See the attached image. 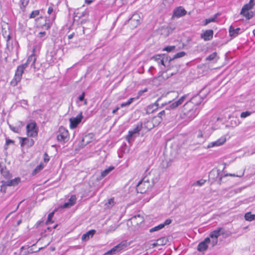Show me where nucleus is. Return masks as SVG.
<instances>
[{"mask_svg":"<svg viewBox=\"0 0 255 255\" xmlns=\"http://www.w3.org/2000/svg\"><path fill=\"white\" fill-rule=\"evenodd\" d=\"M114 198H111L108 200V203H106V205L108 206V207L111 208L114 205Z\"/></svg>","mask_w":255,"mask_h":255,"instance_id":"58836bf2","label":"nucleus"},{"mask_svg":"<svg viewBox=\"0 0 255 255\" xmlns=\"http://www.w3.org/2000/svg\"><path fill=\"white\" fill-rule=\"evenodd\" d=\"M186 97H187V95H185L182 96L177 101H175L178 107L180 105H181L183 103V102L184 101V100H185Z\"/></svg>","mask_w":255,"mask_h":255,"instance_id":"473e14b6","label":"nucleus"},{"mask_svg":"<svg viewBox=\"0 0 255 255\" xmlns=\"http://www.w3.org/2000/svg\"><path fill=\"white\" fill-rule=\"evenodd\" d=\"M223 176H221L219 178V180L218 182V183L219 184V185H221L222 184V178H223Z\"/></svg>","mask_w":255,"mask_h":255,"instance_id":"69168bd1","label":"nucleus"},{"mask_svg":"<svg viewBox=\"0 0 255 255\" xmlns=\"http://www.w3.org/2000/svg\"><path fill=\"white\" fill-rule=\"evenodd\" d=\"M142 126V123L138 124L132 130L128 131V134L126 136V139L128 142H130L133 140L132 139V136L141 129Z\"/></svg>","mask_w":255,"mask_h":255,"instance_id":"1a4fd4ad","label":"nucleus"},{"mask_svg":"<svg viewBox=\"0 0 255 255\" xmlns=\"http://www.w3.org/2000/svg\"><path fill=\"white\" fill-rule=\"evenodd\" d=\"M171 222H172V220L171 219H168L166 220L163 224H161L164 225V227L165 226L168 225L170 224H171Z\"/></svg>","mask_w":255,"mask_h":255,"instance_id":"603ef678","label":"nucleus"},{"mask_svg":"<svg viewBox=\"0 0 255 255\" xmlns=\"http://www.w3.org/2000/svg\"><path fill=\"white\" fill-rule=\"evenodd\" d=\"M151 246H152V248H154V247H155L159 245H158V243L156 242V243H154L152 244H151Z\"/></svg>","mask_w":255,"mask_h":255,"instance_id":"0e129e2a","label":"nucleus"},{"mask_svg":"<svg viewBox=\"0 0 255 255\" xmlns=\"http://www.w3.org/2000/svg\"><path fill=\"white\" fill-rule=\"evenodd\" d=\"M206 180L200 179V180L197 181L195 183H194L193 185H196L201 186H202L203 185H204L205 184V183L206 182Z\"/></svg>","mask_w":255,"mask_h":255,"instance_id":"4c0bfd02","label":"nucleus"},{"mask_svg":"<svg viewBox=\"0 0 255 255\" xmlns=\"http://www.w3.org/2000/svg\"><path fill=\"white\" fill-rule=\"evenodd\" d=\"M14 143V141L12 140H11V139H6V143H5V149H6L7 148V146L10 144V143Z\"/></svg>","mask_w":255,"mask_h":255,"instance_id":"3c124183","label":"nucleus"},{"mask_svg":"<svg viewBox=\"0 0 255 255\" xmlns=\"http://www.w3.org/2000/svg\"><path fill=\"white\" fill-rule=\"evenodd\" d=\"M211 240L210 238H206L204 240L200 243L197 247V250L199 252H203L208 249V244L210 243Z\"/></svg>","mask_w":255,"mask_h":255,"instance_id":"ddd939ff","label":"nucleus"},{"mask_svg":"<svg viewBox=\"0 0 255 255\" xmlns=\"http://www.w3.org/2000/svg\"><path fill=\"white\" fill-rule=\"evenodd\" d=\"M130 221L131 223L134 224L135 225H139L144 221V219L143 217L140 215H137L131 217Z\"/></svg>","mask_w":255,"mask_h":255,"instance_id":"a211bd4d","label":"nucleus"},{"mask_svg":"<svg viewBox=\"0 0 255 255\" xmlns=\"http://www.w3.org/2000/svg\"><path fill=\"white\" fill-rule=\"evenodd\" d=\"M186 53L184 51H181L178 52L175 54L172 58L169 57V64H170V66L171 65V62L174 60L175 59L182 57L185 55Z\"/></svg>","mask_w":255,"mask_h":255,"instance_id":"b1692460","label":"nucleus"},{"mask_svg":"<svg viewBox=\"0 0 255 255\" xmlns=\"http://www.w3.org/2000/svg\"><path fill=\"white\" fill-rule=\"evenodd\" d=\"M220 173L219 170L213 169L209 174V180H212V182L214 181L219 176Z\"/></svg>","mask_w":255,"mask_h":255,"instance_id":"4be33fe9","label":"nucleus"},{"mask_svg":"<svg viewBox=\"0 0 255 255\" xmlns=\"http://www.w3.org/2000/svg\"><path fill=\"white\" fill-rule=\"evenodd\" d=\"M116 228H117V227H115V226L111 227V229L107 231L106 234H108L110 232H112L113 231H114L116 230Z\"/></svg>","mask_w":255,"mask_h":255,"instance_id":"13d9d810","label":"nucleus"},{"mask_svg":"<svg viewBox=\"0 0 255 255\" xmlns=\"http://www.w3.org/2000/svg\"><path fill=\"white\" fill-rule=\"evenodd\" d=\"M134 98H131L129 99L128 100V101L127 102V103H128V105H130V104L133 102V100H134Z\"/></svg>","mask_w":255,"mask_h":255,"instance_id":"bf43d9fd","label":"nucleus"},{"mask_svg":"<svg viewBox=\"0 0 255 255\" xmlns=\"http://www.w3.org/2000/svg\"><path fill=\"white\" fill-rule=\"evenodd\" d=\"M96 231L94 230H90L87 232L86 233L83 234L82 236V240L83 241H87L89 240L90 238H92L95 234Z\"/></svg>","mask_w":255,"mask_h":255,"instance_id":"5701e85b","label":"nucleus"},{"mask_svg":"<svg viewBox=\"0 0 255 255\" xmlns=\"http://www.w3.org/2000/svg\"><path fill=\"white\" fill-rule=\"evenodd\" d=\"M244 172H245V170H244L243 172H242L241 174H240L239 175H235L234 174H226L224 175V177H226L227 176H233V177L237 176V177H241L244 175Z\"/></svg>","mask_w":255,"mask_h":255,"instance_id":"a18cd8bd","label":"nucleus"},{"mask_svg":"<svg viewBox=\"0 0 255 255\" xmlns=\"http://www.w3.org/2000/svg\"><path fill=\"white\" fill-rule=\"evenodd\" d=\"M39 14V11L38 10H33L31 13L29 17L30 18H33L35 17L36 16H37Z\"/></svg>","mask_w":255,"mask_h":255,"instance_id":"a19ab883","label":"nucleus"},{"mask_svg":"<svg viewBox=\"0 0 255 255\" xmlns=\"http://www.w3.org/2000/svg\"><path fill=\"white\" fill-rule=\"evenodd\" d=\"M199 112L198 108L193 106L191 103L186 102L184 105L183 114L180 115V117L182 119L190 122L198 115Z\"/></svg>","mask_w":255,"mask_h":255,"instance_id":"f03ea898","label":"nucleus"},{"mask_svg":"<svg viewBox=\"0 0 255 255\" xmlns=\"http://www.w3.org/2000/svg\"><path fill=\"white\" fill-rule=\"evenodd\" d=\"M160 98L158 100L153 104L150 105L147 107V113H150L153 112L155 110H157L159 107L158 102Z\"/></svg>","mask_w":255,"mask_h":255,"instance_id":"aec40b11","label":"nucleus"},{"mask_svg":"<svg viewBox=\"0 0 255 255\" xmlns=\"http://www.w3.org/2000/svg\"><path fill=\"white\" fill-rule=\"evenodd\" d=\"M169 57L164 54L156 55L151 57V59L155 61L159 66L162 65L164 67L166 66L165 62H169Z\"/></svg>","mask_w":255,"mask_h":255,"instance_id":"423d86ee","label":"nucleus"},{"mask_svg":"<svg viewBox=\"0 0 255 255\" xmlns=\"http://www.w3.org/2000/svg\"><path fill=\"white\" fill-rule=\"evenodd\" d=\"M224 229L223 228H218L215 230L211 232L210 237L211 238H217L221 235V234H224Z\"/></svg>","mask_w":255,"mask_h":255,"instance_id":"f3484780","label":"nucleus"},{"mask_svg":"<svg viewBox=\"0 0 255 255\" xmlns=\"http://www.w3.org/2000/svg\"><path fill=\"white\" fill-rule=\"evenodd\" d=\"M6 183L5 184H3L1 186V188H0V191L3 192V193H4L5 192V190H6Z\"/></svg>","mask_w":255,"mask_h":255,"instance_id":"5fc2aeb1","label":"nucleus"},{"mask_svg":"<svg viewBox=\"0 0 255 255\" xmlns=\"http://www.w3.org/2000/svg\"><path fill=\"white\" fill-rule=\"evenodd\" d=\"M216 56H217V53L213 52V53H212L211 54L209 55L208 57H207L206 59V60L212 61L215 58Z\"/></svg>","mask_w":255,"mask_h":255,"instance_id":"c9c22d12","label":"nucleus"},{"mask_svg":"<svg viewBox=\"0 0 255 255\" xmlns=\"http://www.w3.org/2000/svg\"><path fill=\"white\" fill-rule=\"evenodd\" d=\"M223 176H221L219 178V180L218 182V183L219 184V185H221L222 184V178H223Z\"/></svg>","mask_w":255,"mask_h":255,"instance_id":"338daca9","label":"nucleus"},{"mask_svg":"<svg viewBox=\"0 0 255 255\" xmlns=\"http://www.w3.org/2000/svg\"><path fill=\"white\" fill-rule=\"evenodd\" d=\"M77 200V198L75 195H73L70 196V198L68 199L67 202L65 203V209L69 208L71 206H73Z\"/></svg>","mask_w":255,"mask_h":255,"instance_id":"6ab92c4d","label":"nucleus"},{"mask_svg":"<svg viewBox=\"0 0 255 255\" xmlns=\"http://www.w3.org/2000/svg\"><path fill=\"white\" fill-rule=\"evenodd\" d=\"M27 134L28 136L35 137L38 134V128L35 122L29 123L26 126Z\"/></svg>","mask_w":255,"mask_h":255,"instance_id":"0eeeda50","label":"nucleus"},{"mask_svg":"<svg viewBox=\"0 0 255 255\" xmlns=\"http://www.w3.org/2000/svg\"><path fill=\"white\" fill-rule=\"evenodd\" d=\"M154 185L152 180L150 181L148 177H143L136 185L137 192L143 194L147 191H150Z\"/></svg>","mask_w":255,"mask_h":255,"instance_id":"7ed1b4c3","label":"nucleus"},{"mask_svg":"<svg viewBox=\"0 0 255 255\" xmlns=\"http://www.w3.org/2000/svg\"><path fill=\"white\" fill-rule=\"evenodd\" d=\"M85 94L84 92H83L82 94L79 96L78 99L80 101H84V104L87 105V101L86 100L84 99Z\"/></svg>","mask_w":255,"mask_h":255,"instance_id":"37998d69","label":"nucleus"},{"mask_svg":"<svg viewBox=\"0 0 255 255\" xmlns=\"http://www.w3.org/2000/svg\"><path fill=\"white\" fill-rule=\"evenodd\" d=\"M83 118L82 113L81 112L76 117L70 119V126L71 128H76L78 125L80 124Z\"/></svg>","mask_w":255,"mask_h":255,"instance_id":"9d476101","label":"nucleus"},{"mask_svg":"<svg viewBox=\"0 0 255 255\" xmlns=\"http://www.w3.org/2000/svg\"><path fill=\"white\" fill-rule=\"evenodd\" d=\"M175 46H168L166 47H165L163 50V51H166L167 52H171L173 50H175Z\"/></svg>","mask_w":255,"mask_h":255,"instance_id":"79ce46f5","label":"nucleus"},{"mask_svg":"<svg viewBox=\"0 0 255 255\" xmlns=\"http://www.w3.org/2000/svg\"><path fill=\"white\" fill-rule=\"evenodd\" d=\"M187 13L186 10L182 6L176 8L173 11V16L176 17H180L185 15Z\"/></svg>","mask_w":255,"mask_h":255,"instance_id":"2eb2a0df","label":"nucleus"},{"mask_svg":"<svg viewBox=\"0 0 255 255\" xmlns=\"http://www.w3.org/2000/svg\"><path fill=\"white\" fill-rule=\"evenodd\" d=\"M241 28L238 27L235 28L232 25H231L229 28V33L231 37H235L238 35L240 33Z\"/></svg>","mask_w":255,"mask_h":255,"instance_id":"412c9836","label":"nucleus"},{"mask_svg":"<svg viewBox=\"0 0 255 255\" xmlns=\"http://www.w3.org/2000/svg\"><path fill=\"white\" fill-rule=\"evenodd\" d=\"M63 129L62 128H59V130L58 131L59 134H57V140L58 141H60L61 142L63 141V140L64 139V135L63 134V132H62V130Z\"/></svg>","mask_w":255,"mask_h":255,"instance_id":"c756f323","label":"nucleus"},{"mask_svg":"<svg viewBox=\"0 0 255 255\" xmlns=\"http://www.w3.org/2000/svg\"><path fill=\"white\" fill-rule=\"evenodd\" d=\"M251 115V112L246 111L244 112H242L241 114V117L242 118H245Z\"/></svg>","mask_w":255,"mask_h":255,"instance_id":"c03bdc74","label":"nucleus"},{"mask_svg":"<svg viewBox=\"0 0 255 255\" xmlns=\"http://www.w3.org/2000/svg\"><path fill=\"white\" fill-rule=\"evenodd\" d=\"M119 109H120L119 107H117L116 109H115L114 110H113L112 113L113 114L116 113L119 110Z\"/></svg>","mask_w":255,"mask_h":255,"instance_id":"e2e57ef3","label":"nucleus"},{"mask_svg":"<svg viewBox=\"0 0 255 255\" xmlns=\"http://www.w3.org/2000/svg\"><path fill=\"white\" fill-rule=\"evenodd\" d=\"M55 210H54L53 212H52L51 213L49 214V215L48 216L47 220L46 222V224L48 225L49 224L53 223V221H52V218L53 217V215L54 214V212H55Z\"/></svg>","mask_w":255,"mask_h":255,"instance_id":"7c9ffc66","label":"nucleus"},{"mask_svg":"<svg viewBox=\"0 0 255 255\" xmlns=\"http://www.w3.org/2000/svg\"><path fill=\"white\" fill-rule=\"evenodd\" d=\"M9 128H10L11 130H12L13 131H14L15 132H17V133L19 131V128H18L12 127L11 125L9 126Z\"/></svg>","mask_w":255,"mask_h":255,"instance_id":"8fccbe9b","label":"nucleus"},{"mask_svg":"<svg viewBox=\"0 0 255 255\" xmlns=\"http://www.w3.org/2000/svg\"><path fill=\"white\" fill-rule=\"evenodd\" d=\"M20 181L19 178H15L14 179L7 181L6 183L7 186H14L17 185Z\"/></svg>","mask_w":255,"mask_h":255,"instance_id":"393cba45","label":"nucleus"},{"mask_svg":"<svg viewBox=\"0 0 255 255\" xmlns=\"http://www.w3.org/2000/svg\"><path fill=\"white\" fill-rule=\"evenodd\" d=\"M45 35H46L45 32H44V31L40 32L38 34L37 37H39V38H42V37H44Z\"/></svg>","mask_w":255,"mask_h":255,"instance_id":"6e6d98bb","label":"nucleus"},{"mask_svg":"<svg viewBox=\"0 0 255 255\" xmlns=\"http://www.w3.org/2000/svg\"><path fill=\"white\" fill-rule=\"evenodd\" d=\"M53 7L52 6H50L49 7L48 9V10H47V13L48 14H51L53 13Z\"/></svg>","mask_w":255,"mask_h":255,"instance_id":"4d7b16f0","label":"nucleus"},{"mask_svg":"<svg viewBox=\"0 0 255 255\" xmlns=\"http://www.w3.org/2000/svg\"><path fill=\"white\" fill-rule=\"evenodd\" d=\"M253 0H250L248 3L242 7L240 14L244 15L247 19H250L255 15V6L252 3Z\"/></svg>","mask_w":255,"mask_h":255,"instance_id":"20e7f679","label":"nucleus"},{"mask_svg":"<svg viewBox=\"0 0 255 255\" xmlns=\"http://www.w3.org/2000/svg\"><path fill=\"white\" fill-rule=\"evenodd\" d=\"M245 218L246 221H252L255 219V215L252 214L251 212H248L245 214Z\"/></svg>","mask_w":255,"mask_h":255,"instance_id":"bb28decb","label":"nucleus"},{"mask_svg":"<svg viewBox=\"0 0 255 255\" xmlns=\"http://www.w3.org/2000/svg\"><path fill=\"white\" fill-rule=\"evenodd\" d=\"M178 69H179V67H176V72H172V73H170V74H169L170 76H171L173 75L174 74H175L176 73V72L178 70Z\"/></svg>","mask_w":255,"mask_h":255,"instance_id":"680f3d73","label":"nucleus"},{"mask_svg":"<svg viewBox=\"0 0 255 255\" xmlns=\"http://www.w3.org/2000/svg\"><path fill=\"white\" fill-rule=\"evenodd\" d=\"M127 106H128L127 102L123 103L121 104V107H126Z\"/></svg>","mask_w":255,"mask_h":255,"instance_id":"052dcab7","label":"nucleus"},{"mask_svg":"<svg viewBox=\"0 0 255 255\" xmlns=\"http://www.w3.org/2000/svg\"><path fill=\"white\" fill-rule=\"evenodd\" d=\"M214 32L212 29L206 30L201 34V38L205 41H209L213 38Z\"/></svg>","mask_w":255,"mask_h":255,"instance_id":"4468645a","label":"nucleus"},{"mask_svg":"<svg viewBox=\"0 0 255 255\" xmlns=\"http://www.w3.org/2000/svg\"><path fill=\"white\" fill-rule=\"evenodd\" d=\"M64 132H65V140L66 139L67 134H68V131L67 129H65Z\"/></svg>","mask_w":255,"mask_h":255,"instance_id":"774afa93","label":"nucleus"},{"mask_svg":"<svg viewBox=\"0 0 255 255\" xmlns=\"http://www.w3.org/2000/svg\"><path fill=\"white\" fill-rule=\"evenodd\" d=\"M139 16L137 14H133L129 19V23L133 27H136L139 23Z\"/></svg>","mask_w":255,"mask_h":255,"instance_id":"dca6fc26","label":"nucleus"},{"mask_svg":"<svg viewBox=\"0 0 255 255\" xmlns=\"http://www.w3.org/2000/svg\"><path fill=\"white\" fill-rule=\"evenodd\" d=\"M212 241H211L210 243L212 244L213 247L215 246L218 243V239L217 238H212Z\"/></svg>","mask_w":255,"mask_h":255,"instance_id":"09e8293b","label":"nucleus"},{"mask_svg":"<svg viewBox=\"0 0 255 255\" xmlns=\"http://www.w3.org/2000/svg\"><path fill=\"white\" fill-rule=\"evenodd\" d=\"M94 136L92 133H89L83 135L80 142V146L83 147L90 143L93 140Z\"/></svg>","mask_w":255,"mask_h":255,"instance_id":"9b49d317","label":"nucleus"},{"mask_svg":"<svg viewBox=\"0 0 255 255\" xmlns=\"http://www.w3.org/2000/svg\"><path fill=\"white\" fill-rule=\"evenodd\" d=\"M214 146H217L216 143L215 141L210 142L207 146V148H211Z\"/></svg>","mask_w":255,"mask_h":255,"instance_id":"864d4df0","label":"nucleus"},{"mask_svg":"<svg viewBox=\"0 0 255 255\" xmlns=\"http://www.w3.org/2000/svg\"><path fill=\"white\" fill-rule=\"evenodd\" d=\"M114 169V166H110L109 168L106 169L101 172V176L102 178H104L111 171Z\"/></svg>","mask_w":255,"mask_h":255,"instance_id":"a878e982","label":"nucleus"},{"mask_svg":"<svg viewBox=\"0 0 255 255\" xmlns=\"http://www.w3.org/2000/svg\"><path fill=\"white\" fill-rule=\"evenodd\" d=\"M203 98L200 95L198 94L192 97L189 101L187 102L188 103H191L193 106L198 108V106L202 102Z\"/></svg>","mask_w":255,"mask_h":255,"instance_id":"f8f14e48","label":"nucleus"},{"mask_svg":"<svg viewBox=\"0 0 255 255\" xmlns=\"http://www.w3.org/2000/svg\"><path fill=\"white\" fill-rule=\"evenodd\" d=\"M170 114V110L169 108H166L165 110L160 112L157 116L153 118V122L155 121L156 124H159L165 118L166 116H168Z\"/></svg>","mask_w":255,"mask_h":255,"instance_id":"6e6552de","label":"nucleus"},{"mask_svg":"<svg viewBox=\"0 0 255 255\" xmlns=\"http://www.w3.org/2000/svg\"><path fill=\"white\" fill-rule=\"evenodd\" d=\"M43 168V165L42 164H40L37 166L35 169L33 170L32 174L33 175L36 174L37 173H38L39 171H40Z\"/></svg>","mask_w":255,"mask_h":255,"instance_id":"72a5a7b5","label":"nucleus"},{"mask_svg":"<svg viewBox=\"0 0 255 255\" xmlns=\"http://www.w3.org/2000/svg\"><path fill=\"white\" fill-rule=\"evenodd\" d=\"M0 171L1 173L5 178H8L10 177L9 174L6 168H1Z\"/></svg>","mask_w":255,"mask_h":255,"instance_id":"2f4dec72","label":"nucleus"},{"mask_svg":"<svg viewBox=\"0 0 255 255\" xmlns=\"http://www.w3.org/2000/svg\"><path fill=\"white\" fill-rule=\"evenodd\" d=\"M156 242L159 246L164 245L166 244V239L164 238H160L158 239Z\"/></svg>","mask_w":255,"mask_h":255,"instance_id":"ea45409f","label":"nucleus"},{"mask_svg":"<svg viewBox=\"0 0 255 255\" xmlns=\"http://www.w3.org/2000/svg\"><path fill=\"white\" fill-rule=\"evenodd\" d=\"M128 246V243L126 241H123L120 244L113 248L110 251L106 252L103 255H114L120 252L121 250L126 248Z\"/></svg>","mask_w":255,"mask_h":255,"instance_id":"39448f33","label":"nucleus"},{"mask_svg":"<svg viewBox=\"0 0 255 255\" xmlns=\"http://www.w3.org/2000/svg\"><path fill=\"white\" fill-rule=\"evenodd\" d=\"M218 14H215L213 17H210L209 18L206 19L205 20V23L204 24V25H206L212 22L215 21V20L217 17Z\"/></svg>","mask_w":255,"mask_h":255,"instance_id":"cd10ccee","label":"nucleus"},{"mask_svg":"<svg viewBox=\"0 0 255 255\" xmlns=\"http://www.w3.org/2000/svg\"><path fill=\"white\" fill-rule=\"evenodd\" d=\"M204 133L201 129H199L197 132V136L198 138L203 137H204Z\"/></svg>","mask_w":255,"mask_h":255,"instance_id":"49530a36","label":"nucleus"},{"mask_svg":"<svg viewBox=\"0 0 255 255\" xmlns=\"http://www.w3.org/2000/svg\"><path fill=\"white\" fill-rule=\"evenodd\" d=\"M177 107H178V106L177 105L175 101L169 105L168 108H169V109H175Z\"/></svg>","mask_w":255,"mask_h":255,"instance_id":"de8ad7c7","label":"nucleus"},{"mask_svg":"<svg viewBox=\"0 0 255 255\" xmlns=\"http://www.w3.org/2000/svg\"><path fill=\"white\" fill-rule=\"evenodd\" d=\"M35 61L36 58L34 54H32L28 57L26 62L24 64H21L17 67L14 76L10 82V85L12 86L15 87L20 82L24 70L28 65H30L31 67L35 68Z\"/></svg>","mask_w":255,"mask_h":255,"instance_id":"f257e3e1","label":"nucleus"},{"mask_svg":"<svg viewBox=\"0 0 255 255\" xmlns=\"http://www.w3.org/2000/svg\"><path fill=\"white\" fill-rule=\"evenodd\" d=\"M226 137L223 136L217 139V141L220 145H222L226 141Z\"/></svg>","mask_w":255,"mask_h":255,"instance_id":"e433bc0d","label":"nucleus"},{"mask_svg":"<svg viewBox=\"0 0 255 255\" xmlns=\"http://www.w3.org/2000/svg\"><path fill=\"white\" fill-rule=\"evenodd\" d=\"M154 122L155 121H154L153 122V120H152L151 122L148 121L146 123V126H145V127L148 128V129H152L154 127V125L153 124Z\"/></svg>","mask_w":255,"mask_h":255,"instance_id":"f704fd0d","label":"nucleus"},{"mask_svg":"<svg viewBox=\"0 0 255 255\" xmlns=\"http://www.w3.org/2000/svg\"><path fill=\"white\" fill-rule=\"evenodd\" d=\"M164 228V225L159 224V225L155 226L149 230V232L152 233L155 231H159Z\"/></svg>","mask_w":255,"mask_h":255,"instance_id":"c85d7f7f","label":"nucleus"}]
</instances>
